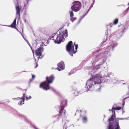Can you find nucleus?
I'll return each mask as SVG.
<instances>
[{
	"instance_id": "1",
	"label": "nucleus",
	"mask_w": 129,
	"mask_h": 129,
	"mask_svg": "<svg viewBox=\"0 0 129 129\" xmlns=\"http://www.w3.org/2000/svg\"><path fill=\"white\" fill-rule=\"evenodd\" d=\"M68 36V31L66 29L64 31L60 30L59 34H57V37L55 39L54 38V36L51 37L49 38L48 41L52 40L54 41V42L55 44H59L61 42H63L65 38Z\"/></svg>"
},
{
	"instance_id": "2",
	"label": "nucleus",
	"mask_w": 129,
	"mask_h": 129,
	"mask_svg": "<svg viewBox=\"0 0 129 129\" xmlns=\"http://www.w3.org/2000/svg\"><path fill=\"white\" fill-rule=\"evenodd\" d=\"M101 78V75L100 74H97L94 77L90 78L87 81L86 84H89L90 87H91L94 85L100 83Z\"/></svg>"
},
{
	"instance_id": "3",
	"label": "nucleus",
	"mask_w": 129,
	"mask_h": 129,
	"mask_svg": "<svg viewBox=\"0 0 129 129\" xmlns=\"http://www.w3.org/2000/svg\"><path fill=\"white\" fill-rule=\"evenodd\" d=\"M72 41H70L68 43L66 47V49L67 51L72 56H73V54L77 52V49L78 46V44H76L74 43V45L75 46V48L74 49V46L72 45Z\"/></svg>"
},
{
	"instance_id": "4",
	"label": "nucleus",
	"mask_w": 129,
	"mask_h": 129,
	"mask_svg": "<svg viewBox=\"0 0 129 129\" xmlns=\"http://www.w3.org/2000/svg\"><path fill=\"white\" fill-rule=\"evenodd\" d=\"M66 111L64 110V108L62 106L61 108L60 109L59 114L54 116L53 118V119L55 121H56L59 120L61 117H66Z\"/></svg>"
},
{
	"instance_id": "5",
	"label": "nucleus",
	"mask_w": 129,
	"mask_h": 129,
	"mask_svg": "<svg viewBox=\"0 0 129 129\" xmlns=\"http://www.w3.org/2000/svg\"><path fill=\"white\" fill-rule=\"evenodd\" d=\"M81 6V3L80 2L75 1L73 2L71 8L72 11L75 12H77L80 10Z\"/></svg>"
},
{
	"instance_id": "6",
	"label": "nucleus",
	"mask_w": 129,
	"mask_h": 129,
	"mask_svg": "<svg viewBox=\"0 0 129 129\" xmlns=\"http://www.w3.org/2000/svg\"><path fill=\"white\" fill-rule=\"evenodd\" d=\"M49 84V83L45 81L40 84L39 87L40 88H42L44 90H47L50 88Z\"/></svg>"
},
{
	"instance_id": "7",
	"label": "nucleus",
	"mask_w": 129,
	"mask_h": 129,
	"mask_svg": "<svg viewBox=\"0 0 129 129\" xmlns=\"http://www.w3.org/2000/svg\"><path fill=\"white\" fill-rule=\"evenodd\" d=\"M55 78V77L53 75H52L48 77L47 76L46 78V81L49 84L51 83L54 80Z\"/></svg>"
},
{
	"instance_id": "8",
	"label": "nucleus",
	"mask_w": 129,
	"mask_h": 129,
	"mask_svg": "<svg viewBox=\"0 0 129 129\" xmlns=\"http://www.w3.org/2000/svg\"><path fill=\"white\" fill-rule=\"evenodd\" d=\"M43 51V48L39 47L36 50L35 52V54L38 56H40L42 55V53Z\"/></svg>"
},
{
	"instance_id": "9",
	"label": "nucleus",
	"mask_w": 129,
	"mask_h": 129,
	"mask_svg": "<svg viewBox=\"0 0 129 129\" xmlns=\"http://www.w3.org/2000/svg\"><path fill=\"white\" fill-rule=\"evenodd\" d=\"M25 94H23V97L22 98H20L18 99V100L19 101V102L18 103V104L20 105H21L22 104H24V98L25 96Z\"/></svg>"
},
{
	"instance_id": "10",
	"label": "nucleus",
	"mask_w": 129,
	"mask_h": 129,
	"mask_svg": "<svg viewBox=\"0 0 129 129\" xmlns=\"http://www.w3.org/2000/svg\"><path fill=\"white\" fill-rule=\"evenodd\" d=\"M15 9L16 10V15H18L19 16L20 14L21 8H20L19 6H17L15 7Z\"/></svg>"
},
{
	"instance_id": "11",
	"label": "nucleus",
	"mask_w": 129,
	"mask_h": 129,
	"mask_svg": "<svg viewBox=\"0 0 129 129\" xmlns=\"http://www.w3.org/2000/svg\"><path fill=\"white\" fill-rule=\"evenodd\" d=\"M67 105V100H64L62 101V103L60 104V108H61L62 106L64 108L65 106Z\"/></svg>"
},
{
	"instance_id": "12",
	"label": "nucleus",
	"mask_w": 129,
	"mask_h": 129,
	"mask_svg": "<svg viewBox=\"0 0 129 129\" xmlns=\"http://www.w3.org/2000/svg\"><path fill=\"white\" fill-rule=\"evenodd\" d=\"M115 117V115H112L110 118L108 119V121H109L110 124L111 123L114 122V118Z\"/></svg>"
},
{
	"instance_id": "13",
	"label": "nucleus",
	"mask_w": 129,
	"mask_h": 129,
	"mask_svg": "<svg viewBox=\"0 0 129 129\" xmlns=\"http://www.w3.org/2000/svg\"><path fill=\"white\" fill-rule=\"evenodd\" d=\"M16 18H15L14 20L13 23L10 26H8L11 27L12 28H14L16 26Z\"/></svg>"
},
{
	"instance_id": "14",
	"label": "nucleus",
	"mask_w": 129,
	"mask_h": 129,
	"mask_svg": "<svg viewBox=\"0 0 129 129\" xmlns=\"http://www.w3.org/2000/svg\"><path fill=\"white\" fill-rule=\"evenodd\" d=\"M80 117H82V120L83 122L84 123L87 121V118L86 116H80Z\"/></svg>"
},
{
	"instance_id": "15",
	"label": "nucleus",
	"mask_w": 129,
	"mask_h": 129,
	"mask_svg": "<svg viewBox=\"0 0 129 129\" xmlns=\"http://www.w3.org/2000/svg\"><path fill=\"white\" fill-rule=\"evenodd\" d=\"M115 122L116 123V124L115 125V127L116 126V127L115 128V129H119L120 128V127L119 126V122L118 120H115Z\"/></svg>"
},
{
	"instance_id": "16",
	"label": "nucleus",
	"mask_w": 129,
	"mask_h": 129,
	"mask_svg": "<svg viewBox=\"0 0 129 129\" xmlns=\"http://www.w3.org/2000/svg\"><path fill=\"white\" fill-rule=\"evenodd\" d=\"M63 64L62 62H60L58 63L57 64V66L61 69H63Z\"/></svg>"
},
{
	"instance_id": "17",
	"label": "nucleus",
	"mask_w": 129,
	"mask_h": 129,
	"mask_svg": "<svg viewBox=\"0 0 129 129\" xmlns=\"http://www.w3.org/2000/svg\"><path fill=\"white\" fill-rule=\"evenodd\" d=\"M68 123L69 122H68L65 123L63 126V129H66L67 127L69 126L70 125Z\"/></svg>"
},
{
	"instance_id": "18",
	"label": "nucleus",
	"mask_w": 129,
	"mask_h": 129,
	"mask_svg": "<svg viewBox=\"0 0 129 129\" xmlns=\"http://www.w3.org/2000/svg\"><path fill=\"white\" fill-rule=\"evenodd\" d=\"M73 92V95L74 96H76L79 95L78 92L76 90H74Z\"/></svg>"
},
{
	"instance_id": "19",
	"label": "nucleus",
	"mask_w": 129,
	"mask_h": 129,
	"mask_svg": "<svg viewBox=\"0 0 129 129\" xmlns=\"http://www.w3.org/2000/svg\"><path fill=\"white\" fill-rule=\"evenodd\" d=\"M121 107H119V106H117L115 108H114V107H112V109H113V110H119L120 109H121Z\"/></svg>"
},
{
	"instance_id": "20",
	"label": "nucleus",
	"mask_w": 129,
	"mask_h": 129,
	"mask_svg": "<svg viewBox=\"0 0 129 129\" xmlns=\"http://www.w3.org/2000/svg\"><path fill=\"white\" fill-rule=\"evenodd\" d=\"M118 22V19H116L114 21L113 24L114 25H115L117 24Z\"/></svg>"
},
{
	"instance_id": "21",
	"label": "nucleus",
	"mask_w": 129,
	"mask_h": 129,
	"mask_svg": "<svg viewBox=\"0 0 129 129\" xmlns=\"http://www.w3.org/2000/svg\"><path fill=\"white\" fill-rule=\"evenodd\" d=\"M114 128L113 125L112 124H110L109 126L108 129H114Z\"/></svg>"
},
{
	"instance_id": "22",
	"label": "nucleus",
	"mask_w": 129,
	"mask_h": 129,
	"mask_svg": "<svg viewBox=\"0 0 129 129\" xmlns=\"http://www.w3.org/2000/svg\"><path fill=\"white\" fill-rule=\"evenodd\" d=\"M69 13L70 14V17H73L74 16V14L72 10L71 11H70Z\"/></svg>"
},
{
	"instance_id": "23",
	"label": "nucleus",
	"mask_w": 129,
	"mask_h": 129,
	"mask_svg": "<svg viewBox=\"0 0 129 129\" xmlns=\"http://www.w3.org/2000/svg\"><path fill=\"white\" fill-rule=\"evenodd\" d=\"M71 18V20L72 22L74 21L76 19V17H73Z\"/></svg>"
},
{
	"instance_id": "24",
	"label": "nucleus",
	"mask_w": 129,
	"mask_h": 129,
	"mask_svg": "<svg viewBox=\"0 0 129 129\" xmlns=\"http://www.w3.org/2000/svg\"><path fill=\"white\" fill-rule=\"evenodd\" d=\"M111 111H112V113L113 114L112 115H115V111L114 110H113V109H112V110H111Z\"/></svg>"
},
{
	"instance_id": "25",
	"label": "nucleus",
	"mask_w": 129,
	"mask_h": 129,
	"mask_svg": "<svg viewBox=\"0 0 129 129\" xmlns=\"http://www.w3.org/2000/svg\"><path fill=\"white\" fill-rule=\"evenodd\" d=\"M26 100H28L29 99L31 98V96H30L28 97H27V96L26 97Z\"/></svg>"
},
{
	"instance_id": "26",
	"label": "nucleus",
	"mask_w": 129,
	"mask_h": 129,
	"mask_svg": "<svg viewBox=\"0 0 129 129\" xmlns=\"http://www.w3.org/2000/svg\"><path fill=\"white\" fill-rule=\"evenodd\" d=\"M26 41L27 42V43H28V44L30 47L31 48L32 50L33 51L32 48L31 46H30V44L29 43V42H28V41L27 40Z\"/></svg>"
},
{
	"instance_id": "27",
	"label": "nucleus",
	"mask_w": 129,
	"mask_h": 129,
	"mask_svg": "<svg viewBox=\"0 0 129 129\" xmlns=\"http://www.w3.org/2000/svg\"><path fill=\"white\" fill-rule=\"evenodd\" d=\"M100 55V54H98L96 56V58H98L99 57V56Z\"/></svg>"
},
{
	"instance_id": "28",
	"label": "nucleus",
	"mask_w": 129,
	"mask_h": 129,
	"mask_svg": "<svg viewBox=\"0 0 129 129\" xmlns=\"http://www.w3.org/2000/svg\"><path fill=\"white\" fill-rule=\"evenodd\" d=\"M35 60H36V59H35ZM36 66L35 67V68H36L38 66V64L37 63V62L36 61Z\"/></svg>"
},
{
	"instance_id": "29",
	"label": "nucleus",
	"mask_w": 129,
	"mask_h": 129,
	"mask_svg": "<svg viewBox=\"0 0 129 129\" xmlns=\"http://www.w3.org/2000/svg\"><path fill=\"white\" fill-rule=\"evenodd\" d=\"M32 78L33 79L34 78H35V76L34 75H32Z\"/></svg>"
},
{
	"instance_id": "30",
	"label": "nucleus",
	"mask_w": 129,
	"mask_h": 129,
	"mask_svg": "<svg viewBox=\"0 0 129 129\" xmlns=\"http://www.w3.org/2000/svg\"><path fill=\"white\" fill-rule=\"evenodd\" d=\"M56 69L58 70L59 71H60V69L58 67H57L56 68Z\"/></svg>"
},
{
	"instance_id": "31",
	"label": "nucleus",
	"mask_w": 129,
	"mask_h": 129,
	"mask_svg": "<svg viewBox=\"0 0 129 129\" xmlns=\"http://www.w3.org/2000/svg\"><path fill=\"white\" fill-rule=\"evenodd\" d=\"M16 29V30H18V29L16 27H14Z\"/></svg>"
},
{
	"instance_id": "32",
	"label": "nucleus",
	"mask_w": 129,
	"mask_h": 129,
	"mask_svg": "<svg viewBox=\"0 0 129 129\" xmlns=\"http://www.w3.org/2000/svg\"><path fill=\"white\" fill-rule=\"evenodd\" d=\"M114 46H113L112 47V48H113V49H114Z\"/></svg>"
},
{
	"instance_id": "33",
	"label": "nucleus",
	"mask_w": 129,
	"mask_h": 129,
	"mask_svg": "<svg viewBox=\"0 0 129 129\" xmlns=\"http://www.w3.org/2000/svg\"><path fill=\"white\" fill-rule=\"evenodd\" d=\"M126 98H125L123 99L124 100H125V99H126Z\"/></svg>"
},
{
	"instance_id": "34",
	"label": "nucleus",
	"mask_w": 129,
	"mask_h": 129,
	"mask_svg": "<svg viewBox=\"0 0 129 129\" xmlns=\"http://www.w3.org/2000/svg\"><path fill=\"white\" fill-rule=\"evenodd\" d=\"M124 104V102H123V105Z\"/></svg>"
},
{
	"instance_id": "35",
	"label": "nucleus",
	"mask_w": 129,
	"mask_h": 129,
	"mask_svg": "<svg viewBox=\"0 0 129 129\" xmlns=\"http://www.w3.org/2000/svg\"><path fill=\"white\" fill-rule=\"evenodd\" d=\"M128 5L129 6V3H128Z\"/></svg>"
},
{
	"instance_id": "36",
	"label": "nucleus",
	"mask_w": 129,
	"mask_h": 129,
	"mask_svg": "<svg viewBox=\"0 0 129 129\" xmlns=\"http://www.w3.org/2000/svg\"><path fill=\"white\" fill-rule=\"evenodd\" d=\"M82 3H84V2H83V1L82 2Z\"/></svg>"
},
{
	"instance_id": "37",
	"label": "nucleus",
	"mask_w": 129,
	"mask_h": 129,
	"mask_svg": "<svg viewBox=\"0 0 129 129\" xmlns=\"http://www.w3.org/2000/svg\"><path fill=\"white\" fill-rule=\"evenodd\" d=\"M97 52H98V50H97Z\"/></svg>"
},
{
	"instance_id": "38",
	"label": "nucleus",
	"mask_w": 129,
	"mask_h": 129,
	"mask_svg": "<svg viewBox=\"0 0 129 129\" xmlns=\"http://www.w3.org/2000/svg\"><path fill=\"white\" fill-rule=\"evenodd\" d=\"M128 8L129 9V7Z\"/></svg>"
},
{
	"instance_id": "39",
	"label": "nucleus",
	"mask_w": 129,
	"mask_h": 129,
	"mask_svg": "<svg viewBox=\"0 0 129 129\" xmlns=\"http://www.w3.org/2000/svg\"><path fill=\"white\" fill-rule=\"evenodd\" d=\"M36 129H37V128H36Z\"/></svg>"
},
{
	"instance_id": "40",
	"label": "nucleus",
	"mask_w": 129,
	"mask_h": 129,
	"mask_svg": "<svg viewBox=\"0 0 129 129\" xmlns=\"http://www.w3.org/2000/svg\"><path fill=\"white\" fill-rule=\"evenodd\" d=\"M109 111H110V109H109Z\"/></svg>"
}]
</instances>
